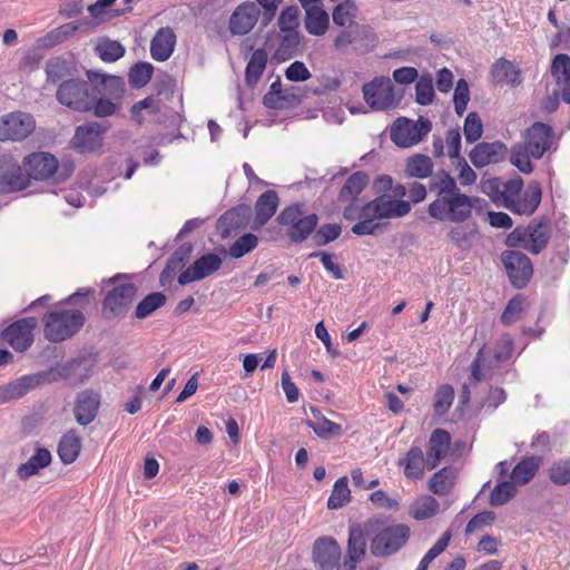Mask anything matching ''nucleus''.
<instances>
[{
	"mask_svg": "<svg viewBox=\"0 0 570 570\" xmlns=\"http://www.w3.org/2000/svg\"><path fill=\"white\" fill-rule=\"evenodd\" d=\"M342 557V549L333 537H321L315 540L312 559L318 570H334Z\"/></svg>",
	"mask_w": 570,
	"mask_h": 570,
	"instance_id": "17",
	"label": "nucleus"
},
{
	"mask_svg": "<svg viewBox=\"0 0 570 570\" xmlns=\"http://www.w3.org/2000/svg\"><path fill=\"white\" fill-rule=\"evenodd\" d=\"M399 465L404 468V475L412 480H420L423 478L426 459L420 446L412 445L406 453V456L400 460Z\"/></svg>",
	"mask_w": 570,
	"mask_h": 570,
	"instance_id": "33",
	"label": "nucleus"
},
{
	"mask_svg": "<svg viewBox=\"0 0 570 570\" xmlns=\"http://www.w3.org/2000/svg\"><path fill=\"white\" fill-rule=\"evenodd\" d=\"M509 154L507 145L500 140L492 142H478L470 151L469 157L472 165L476 168H483L490 164L503 161Z\"/></svg>",
	"mask_w": 570,
	"mask_h": 570,
	"instance_id": "18",
	"label": "nucleus"
},
{
	"mask_svg": "<svg viewBox=\"0 0 570 570\" xmlns=\"http://www.w3.org/2000/svg\"><path fill=\"white\" fill-rule=\"evenodd\" d=\"M451 531L446 530L423 556L416 570H426L429 564L448 548L451 540Z\"/></svg>",
	"mask_w": 570,
	"mask_h": 570,
	"instance_id": "56",
	"label": "nucleus"
},
{
	"mask_svg": "<svg viewBox=\"0 0 570 570\" xmlns=\"http://www.w3.org/2000/svg\"><path fill=\"white\" fill-rule=\"evenodd\" d=\"M100 406V395L92 390L80 392L75 401L73 415L76 422L87 426L96 419Z\"/></svg>",
	"mask_w": 570,
	"mask_h": 570,
	"instance_id": "23",
	"label": "nucleus"
},
{
	"mask_svg": "<svg viewBox=\"0 0 570 570\" xmlns=\"http://www.w3.org/2000/svg\"><path fill=\"white\" fill-rule=\"evenodd\" d=\"M551 75L557 81L561 99L570 104V57L568 55L559 53L553 58Z\"/></svg>",
	"mask_w": 570,
	"mask_h": 570,
	"instance_id": "28",
	"label": "nucleus"
},
{
	"mask_svg": "<svg viewBox=\"0 0 570 570\" xmlns=\"http://www.w3.org/2000/svg\"><path fill=\"white\" fill-rule=\"evenodd\" d=\"M258 245V237L253 233H246L238 237L229 247V255L233 258H242L254 250Z\"/></svg>",
	"mask_w": 570,
	"mask_h": 570,
	"instance_id": "54",
	"label": "nucleus"
},
{
	"mask_svg": "<svg viewBox=\"0 0 570 570\" xmlns=\"http://www.w3.org/2000/svg\"><path fill=\"white\" fill-rule=\"evenodd\" d=\"M347 483V476H341L335 481L332 493L327 500V508L330 510H337L350 501L351 491Z\"/></svg>",
	"mask_w": 570,
	"mask_h": 570,
	"instance_id": "49",
	"label": "nucleus"
},
{
	"mask_svg": "<svg viewBox=\"0 0 570 570\" xmlns=\"http://www.w3.org/2000/svg\"><path fill=\"white\" fill-rule=\"evenodd\" d=\"M366 521L363 525L358 523L350 524L345 558L360 562L366 553Z\"/></svg>",
	"mask_w": 570,
	"mask_h": 570,
	"instance_id": "29",
	"label": "nucleus"
},
{
	"mask_svg": "<svg viewBox=\"0 0 570 570\" xmlns=\"http://www.w3.org/2000/svg\"><path fill=\"white\" fill-rule=\"evenodd\" d=\"M553 129L550 125L535 121L522 134V141L510 149V163L521 173L533 171L531 158L540 159L551 148Z\"/></svg>",
	"mask_w": 570,
	"mask_h": 570,
	"instance_id": "2",
	"label": "nucleus"
},
{
	"mask_svg": "<svg viewBox=\"0 0 570 570\" xmlns=\"http://www.w3.org/2000/svg\"><path fill=\"white\" fill-rule=\"evenodd\" d=\"M304 26L306 31L313 36L324 35L330 24V17L322 6L305 10Z\"/></svg>",
	"mask_w": 570,
	"mask_h": 570,
	"instance_id": "39",
	"label": "nucleus"
},
{
	"mask_svg": "<svg viewBox=\"0 0 570 570\" xmlns=\"http://www.w3.org/2000/svg\"><path fill=\"white\" fill-rule=\"evenodd\" d=\"M37 325L36 317H23L7 326L1 336L16 352L21 353L32 345L35 341L33 331Z\"/></svg>",
	"mask_w": 570,
	"mask_h": 570,
	"instance_id": "15",
	"label": "nucleus"
},
{
	"mask_svg": "<svg viewBox=\"0 0 570 570\" xmlns=\"http://www.w3.org/2000/svg\"><path fill=\"white\" fill-rule=\"evenodd\" d=\"M110 122L90 121L76 128L71 139V146L80 154H91L98 151L104 141V135L109 130Z\"/></svg>",
	"mask_w": 570,
	"mask_h": 570,
	"instance_id": "12",
	"label": "nucleus"
},
{
	"mask_svg": "<svg viewBox=\"0 0 570 570\" xmlns=\"http://www.w3.org/2000/svg\"><path fill=\"white\" fill-rule=\"evenodd\" d=\"M432 130L430 119L420 116L416 121L399 117L391 126L390 137L397 147H411L421 141Z\"/></svg>",
	"mask_w": 570,
	"mask_h": 570,
	"instance_id": "9",
	"label": "nucleus"
},
{
	"mask_svg": "<svg viewBox=\"0 0 570 570\" xmlns=\"http://www.w3.org/2000/svg\"><path fill=\"white\" fill-rule=\"evenodd\" d=\"M306 425L311 428L322 440H331L333 438L341 436L343 432L341 424H337L325 416H322L321 422L307 420Z\"/></svg>",
	"mask_w": 570,
	"mask_h": 570,
	"instance_id": "50",
	"label": "nucleus"
},
{
	"mask_svg": "<svg viewBox=\"0 0 570 570\" xmlns=\"http://www.w3.org/2000/svg\"><path fill=\"white\" fill-rule=\"evenodd\" d=\"M475 224H454L448 229L449 239L460 249H468L478 236Z\"/></svg>",
	"mask_w": 570,
	"mask_h": 570,
	"instance_id": "40",
	"label": "nucleus"
},
{
	"mask_svg": "<svg viewBox=\"0 0 570 570\" xmlns=\"http://www.w3.org/2000/svg\"><path fill=\"white\" fill-rule=\"evenodd\" d=\"M96 53L104 62H115L125 56V47L117 40L102 38L95 48Z\"/></svg>",
	"mask_w": 570,
	"mask_h": 570,
	"instance_id": "47",
	"label": "nucleus"
},
{
	"mask_svg": "<svg viewBox=\"0 0 570 570\" xmlns=\"http://www.w3.org/2000/svg\"><path fill=\"white\" fill-rule=\"evenodd\" d=\"M404 171L407 177L417 179L428 178L433 173V161L426 155L415 154L407 158Z\"/></svg>",
	"mask_w": 570,
	"mask_h": 570,
	"instance_id": "42",
	"label": "nucleus"
},
{
	"mask_svg": "<svg viewBox=\"0 0 570 570\" xmlns=\"http://www.w3.org/2000/svg\"><path fill=\"white\" fill-rule=\"evenodd\" d=\"M549 478L557 485L570 483V461H559L549 470Z\"/></svg>",
	"mask_w": 570,
	"mask_h": 570,
	"instance_id": "64",
	"label": "nucleus"
},
{
	"mask_svg": "<svg viewBox=\"0 0 570 570\" xmlns=\"http://www.w3.org/2000/svg\"><path fill=\"white\" fill-rule=\"evenodd\" d=\"M167 302V296L163 292H153L145 296L136 306L135 317L144 320L154 312L163 307Z\"/></svg>",
	"mask_w": 570,
	"mask_h": 570,
	"instance_id": "45",
	"label": "nucleus"
},
{
	"mask_svg": "<svg viewBox=\"0 0 570 570\" xmlns=\"http://www.w3.org/2000/svg\"><path fill=\"white\" fill-rule=\"evenodd\" d=\"M86 322L79 309H56L43 316V334L51 343L63 342L80 331Z\"/></svg>",
	"mask_w": 570,
	"mask_h": 570,
	"instance_id": "6",
	"label": "nucleus"
},
{
	"mask_svg": "<svg viewBox=\"0 0 570 570\" xmlns=\"http://www.w3.org/2000/svg\"><path fill=\"white\" fill-rule=\"evenodd\" d=\"M286 33L281 38L279 46L275 55L283 59H291L298 52L301 43L299 33L297 31H285Z\"/></svg>",
	"mask_w": 570,
	"mask_h": 570,
	"instance_id": "52",
	"label": "nucleus"
},
{
	"mask_svg": "<svg viewBox=\"0 0 570 570\" xmlns=\"http://www.w3.org/2000/svg\"><path fill=\"white\" fill-rule=\"evenodd\" d=\"M45 71L48 82L61 83L67 79L75 78L78 68L72 56H57L48 59Z\"/></svg>",
	"mask_w": 570,
	"mask_h": 570,
	"instance_id": "24",
	"label": "nucleus"
},
{
	"mask_svg": "<svg viewBox=\"0 0 570 570\" xmlns=\"http://www.w3.org/2000/svg\"><path fill=\"white\" fill-rule=\"evenodd\" d=\"M277 223L285 227L286 236L294 244L306 240L318 225L317 214H306L304 204H292L282 209L276 218Z\"/></svg>",
	"mask_w": 570,
	"mask_h": 570,
	"instance_id": "5",
	"label": "nucleus"
},
{
	"mask_svg": "<svg viewBox=\"0 0 570 570\" xmlns=\"http://www.w3.org/2000/svg\"><path fill=\"white\" fill-rule=\"evenodd\" d=\"M30 181L23 169L11 155L0 156V193L11 194L27 189Z\"/></svg>",
	"mask_w": 570,
	"mask_h": 570,
	"instance_id": "14",
	"label": "nucleus"
},
{
	"mask_svg": "<svg viewBox=\"0 0 570 570\" xmlns=\"http://www.w3.org/2000/svg\"><path fill=\"white\" fill-rule=\"evenodd\" d=\"M279 205V197L275 190L264 191L255 203V225L264 226L276 214Z\"/></svg>",
	"mask_w": 570,
	"mask_h": 570,
	"instance_id": "30",
	"label": "nucleus"
},
{
	"mask_svg": "<svg viewBox=\"0 0 570 570\" xmlns=\"http://www.w3.org/2000/svg\"><path fill=\"white\" fill-rule=\"evenodd\" d=\"M81 451V439L78 436L76 430L66 432L58 443V455L63 464L73 463Z\"/></svg>",
	"mask_w": 570,
	"mask_h": 570,
	"instance_id": "34",
	"label": "nucleus"
},
{
	"mask_svg": "<svg viewBox=\"0 0 570 570\" xmlns=\"http://www.w3.org/2000/svg\"><path fill=\"white\" fill-rule=\"evenodd\" d=\"M42 377L43 376L41 374L24 375L8 383L10 396H12V400H14L26 395L29 391L40 384Z\"/></svg>",
	"mask_w": 570,
	"mask_h": 570,
	"instance_id": "51",
	"label": "nucleus"
},
{
	"mask_svg": "<svg viewBox=\"0 0 570 570\" xmlns=\"http://www.w3.org/2000/svg\"><path fill=\"white\" fill-rule=\"evenodd\" d=\"M439 510V502L431 495L424 497L411 508V515L415 520H425L433 517Z\"/></svg>",
	"mask_w": 570,
	"mask_h": 570,
	"instance_id": "57",
	"label": "nucleus"
},
{
	"mask_svg": "<svg viewBox=\"0 0 570 570\" xmlns=\"http://www.w3.org/2000/svg\"><path fill=\"white\" fill-rule=\"evenodd\" d=\"M451 443V434L443 429H435L429 439L426 452V466L435 469L446 455Z\"/></svg>",
	"mask_w": 570,
	"mask_h": 570,
	"instance_id": "26",
	"label": "nucleus"
},
{
	"mask_svg": "<svg viewBox=\"0 0 570 570\" xmlns=\"http://www.w3.org/2000/svg\"><path fill=\"white\" fill-rule=\"evenodd\" d=\"M259 14V7L255 2H243L234 10L230 16L229 31L237 36H244L248 33L258 21Z\"/></svg>",
	"mask_w": 570,
	"mask_h": 570,
	"instance_id": "21",
	"label": "nucleus"
},
{
	"mask_svg": "<svg viewBox=\"0 0 570 570\" xmlns=\"http://www.w3.org/2000/svg\"><path fill=\"white\" fill-rule=\"evenodd\" d=\"M515 495V483L512 481L499 482L490 493V504L500 507L512 500Z\"/></svg>",
	"mask_w": 570,
	"mask_h": 570,
	"instance_id": "55",
	"label": "nucleus"
},
{
	"mask_svg": "<svg viewBox=\"0 0 570 570\" xmlns=\"http://www.w3.org/2000/svg\"><path fill=\"white\" fill-rule=\"evenodd\" d=\"M463 132L466 142L473 144L478 141L483 134V125L479 115L471 111L466 115L463 126Z\"/></svg>",
	"mask_w": 570,
	"mask_h": 570,
	"instance_id": "59",
	"label": "nucleus"
},
{
	"mask_svg": "<svg viewBox=\"0 0 570 570\" xmlns=\"http://www.w3.org/2000/svg\"><path fill=\"white\" fill-rule=\"evenodd\" d=\"M223 264L219 255L208 253L198 257L191 266L178 276L179 285L184 286L195 281H202L217 272Z\"/></svg>",
	"mask_w": 570,
	"mask_h": 570,
	"instance_id": "19",
	"label": "nucleus"
},
{
	"mask_svg": "<svg viewBox=\"0 0 570 570\" xmlns=\"http://www.w3.org/2000/svg\"><path fill=\"white\" fill-rule=\"evenodd\" d=\"M299 10L296 6H289L282 10L278 17L279 29L284 31H297Z\"/></svg>",
	"mask_w": 570,
	"mask_h": 570,
	"instance_id": "63",
	"label": "nucleus"
},
{
	"mask_svg": "<svg viewBox=\"0 0 570 570\" xmlns=\"http://www.w3.org/2000/svg\"><path fill=\"white\" fill-rule=\"evenodd\" d=\"M357 6L354 0H343L336 4L332 12L333 22L338 27L350 28L356 23Z\"/></svg>",
	"mask_w": 570,
	"mask_h": 570,
	"instance_id": "46",
	"label": "nucleus"
},
{
	"mask_svg": "<svg viewBox=\"0 0 570 570\" xmlns=\"http://www.w3.org/2000/svg\"><path fill=\"white\" fill-rule=\"evenodd\" d=\"M342 226L336 223L323 224L313 233L312 240L315 246L322 247L341 236Z\"/></svg>",
	"mask_w": 570,
	"mask_h": 570,
	"instance_id": "53",
	"label": "nucleus"
},
{
	"mask_svg": "<svg viewBox=\"0 0 570 570\" xmlns=\"http://www.w3.org/2000/svg\"><path fill=\"white\" fill-rule=\"evenodd\" d=\"M52 461L50 451L46 448L37 446L35 453L20 464L17 474L21 480H27L37 474L41 469L47 468Z\"/></svg>",
	"mask_w": 570,
	"mask_h": 570,
	"instance_id": "32",
	"label": "nucleus"
},
{
	"mask_svg": "<svg viewBox=\"0 0 570 570\" xmlns=\"http://www.w3.org/2000/svg\"><path fill=\"white\" fill-rule=\"evenodd\" d=\"M176 46V35L170 27L159 28L150 41V56L164 62L170 58Z\"/></svg>",
	"mask_w": 570,
	"mask_h": 570,
	"instance_id": "25",
	"label": "nucleus"
},
{
	"mask_svg": "<svg viewBox=\"0 0 570 570\" xmlns=\"http://www.w3.org/2000/svg\"><path fill=\"white\" fill-rule=\"evenodd\" d=\"M542 198V188L539 181L528 184L522 196L507 200L505 208L513 214L531 216L539 207Z\"/></svg>",
	"mask_w": 570,
	"mask_h": 570,
	"instance_id": "22",
	"label": "nucleus"
},
{
	"mask_svg": "<svg viewBox=\"0 0 570 570\" xmlns=\"http://www.w3.org/2000/svg\"><path fill=\"white\" fill-rule=\"evenodd\" d=\"M377 42L379 38L371 26L354 23L350 28L341 30L333 45L338 51L351 46L355 55H365L374 50Z\"/></svg>",
	"mask_w": 570,
	"mask_h": 570,
	"instance_id": "7",
	"label": "nucleus"
},
{
	"mask_svg": "<svg viewBox=\"0 0 570 570\" xmlns=\"http://www.w3.org/2000/svg\"><path fill=\"white\" fill-rule=\"evenodd\" d=\"M362 90L364 100L372 109L385 110L395 106L394 90L389 78L375 77Z\"/></svg>",
	"mask_w": 570,
	"mask_h": 570,
	"instance_id": "16",
	"label": "nucleus"
},
{
	"mask_svg": "<svg viewBox=\"0 0 570 570\" xmlns=\"http://www.w3.org/2000/svg\"><path fill=\"white\" fill-rule=\"evenodd\" d=\"M249 205L239 204L226 210L217 220V230L223 239L228 238L234 232L245 228L252 217Z\"/></svg>",
	"mask_w": 570,
	"mask_h": 570,
	"instance_id": "20",
	"label": "nucleus"
},
{
	"mask_svg": "<svg viewBox=\"0 0 570 570\" xmlns=\"http://www.w3.org/2000/svg\"><path fill=\"white\" fill-rule=\"evenodd\" d=\"M370 551L375 558H389L403 549L410 537L411 529L405 523L387 524L383 518L366 520Z\"/></svg>",
	"mask_w": 570,
	"mask_h": 570,
	"instance_id": "3",
	"label": "nucleus"
},
{
	"mask_svg": "<svg viewBox=\"0 0 570 570\" xmlns=\"http://www.w3.org/2000/svg\"><path fill=\"white\" fill-rule=\"evenodd\" d=\"M541 459L539 456H527L522 459L512 470V482L525 484L530 482L539 470Z\"/></svg>",
	"mask_w": 570,
	"mask_h": 570,
	"instance_id": "43",
	"label": "nucleus"
},
{
	"mask_svg": "<svg viewBox=\"0 0 570 570\" xmlns=\"http://www.w3.org/2000/svg\"><path fill=\"white\" fill-rule=\"evenodd\" d=\"M382 219L401 218L411 212V203L403 199H394L390 195L377 196Z\"/></svg>",
	"mask_w": 570,
	"mask_h": 570,
	"instance_id": "38",
	"label": "nucleus"
},
{
	"mask_svg": "<svg viewBox=\"0 0 570 570\" xmlns=\"http://www.w3.org/2000/svg\"><path fill=\"white\" fill-rule=\"evenodd\" d=\"M117 0H97L89 4L87 10L92 18L95 24H100L108 19L121 17L131 11V7L124 9H110Z\"/></svg>",
	"mask_w": 570,
	"mask_h": 570,
	"instance_id": "36",
	"label": "nucleus"
},
{
	"mask_svg": "<svg viewBox=\"0 0 570 570\" xmlns=\"http://www.w3.org/2000/svg\"><path fill=\"white\" fill-rule=\"evenodd\" d=\"M501 262L514 288L521 289L529 284L533 275V266L525 254L518 250H504L501 254Z\"/></svg>",
	"mask_w": 570,
	"mask_h": 570,
	"instance_id": "13",
	"label": "nucleus"
},
{
	"mask_svg": "<svg viewBox=\"0 0 570 570\" xmlns=\"http://www.w3.org/2000/svg\"><path fill=\"white\" fill-rule=\"evenodd\" d=\"M88 111H91L94 116L99 118H105L112 116L117 112L118 107L111 100L107 98H96L95 92L91 95Z\"/></svg>",
	"mask_w": 570,
	"mask_h": 570,
	"instance_id": "60",
	"label": "nucleus"
},
{
	"mask_svg": "<svg viewBox=\"0 0 570 570\" xmlns=\"http://www.w3.org/2000/svg\"><path fill=\"white\" fill-rule=\"evenodd\" d=\"M267 63V52L264 48L256 49L247 62L245 70V80L248 86L257 83L262 77Z\"/></svg>",
	"mask_w": 570,
	"mask_h": 570,
	"instance_id": "44",
	"label": "nucleus"
},
{
	"mask_svg": "<svg viewBox=\"0 0 570 570\" xmlns=\"http://www.w3.org/2000/svg\"><path fill=\"white\" fill-rule=\"evenodd\" d=\"M154 66L150 62H136L128 72V82L135 89L145 87L151 79Z\"/></svg>",
	"mask_w": 570,
	"mask_h": 570,
	"instance_id": "48",
	"label": "nucleus"
},
{
	"mask_svg": "<svg viewBox=\"0 0 570 570\" xmlns=\"http://www.w3.org/2000/svg\"><path fill=\"white\" fill-rule=\"evenodd\" d=\"M138 292L134 283H121L115 285L107 292L101 303V314L106 320L122 317L128 312Z\"/></svg>",
	"mask_w": 570,
	"mask_h": 570,
	"instance_id": "10",
	"label": "nucleus"
},
{
	"mask_svg": "<svg viewBox=\"0 0 570 570\" xmlns=\"http://www.w3.org/2000/svg\"><path fill=\"white\" fill-rule=\"evenodd\" d=\"M36 129V120L31 114L11 111L0 117V141H23Z\"/></svg>",
	"mask_w": 570,
	"mask_h": 570,
	"instance_id": "11",
	"label": "nucleus"
},
{
	"mask_svg": "<svg viewBox=\"0 0 570 570\" xmlns=\"http://www.w3.org/2000/svg\"><path fill=\"white\" fill-rule=\"evenodd\" d=\"M456 478L455 471L452 466H444L436 471L429 481L430 490L438 495H446L454 487Z\"/></svg>",
	"mask_w": 570,
	"mask_h": 570,
	"instance_id": "41",
	"label": "nucleus"
},
{
	"mask_svg": "<svg viewBox=\"0 0 570 570\" xmlns=\"http://www.w3.org/2000/svg\"><path fill=\"white\" fill-rule=\"evenodd\" d=\"M523 301L524 298L521 295H515L508 302L501 314V322L503 325H510L518 321L523 311Z\"/></svg>",
	"mask_w": 570,
	"mask_h": 570,
	"instance_id": "62",
	"label": "nucleus"
},
{
	"mask_svg": "<svg viewBox=\"0 0 570 570\" xmlns=\"http://www.w3.org/2000/svg\"><path fill=\"white\" fill-rule=\"evenodd\" d=\"M22 166L29 181L52 180L55 184L65 183L75 170L70 160L58 161L57 157L47 151H33L22 159Z\"/></svg>",
	"mask_w": 570,
	"mask_h": 570,
	"instance_id": "4",
	"label": "nucleus"
},
{
	"mask_svg": "<svg viewBox=\"0 0 570 570\" xmlns=\"http://www.w3.org/2000/svg\"><path fill=\"white\" fill-rule=\"evenodd\" d=\"M87 78L91 86H94L102 95L112 98H119L125 91L124 79L119 76L107 75L96 70H88Z\"/></svg>",
	"mask_w": 570,
	"mask_h": 570,
	"instance_id": "27",
	"label": "nucleus"
},
{
	"mask_svg": "<svg viewBox=\"0 0 570 570\" xmlns=\"http://www.w3.org/2000/svg\"><path fill=\"white\" fill-rule=\"evenodd\" d=\"M528 244L523 248L532 254L541 253L548 245L550 235L549 228L543 223H530L528 225Z\"/></svg>",
	"mask_w": 570,
	"mask_h": 570,
	"instance_id": "37",
	"label": "nucleus"
},
{
	"mask_svg": "<svg viewBox=\"0 0 570 570\" xmlns=\"http://www.w3.org/2000/svg\"><path fill=\"white\" fill-rule=\"evenodd\" d=\"M491 75L497 82L517 87L522 82L521 71L511 61L500 58L491 67Z\"/></svg>",
	"mask_w": 570,
	"mask_h": 570,
	"instance_id": "35",
	"label": "nucleus"
},
{
	"mask_svg": "<svg viewBox=\"0 0 570 570\" xmlns=\"http://www.w3.org/2000/svg\"><path fill=\"white\" fill-rule=\"evenodd\" d=\"M470 100V90H469V83L465 79L461 78L458 80L454 95H453V102H454V110L456 115L462 116L464 111L466 110L468 102Z\"/></svg>",
	"mask_w": 570,
	"mask_h": 570,
	"instance_id": "61",
	"label": "nucleus"
},
{
	"mask_svg": "<svg viewBox=\"0 0 570 570\" xmlns=\"http://www.w3.org/2000/svg\"><path fill=\"white\" fill-rule=\"evenodd\" d=\"M429 189L438 196L428 206L431 218L446 223L466 217L471 199L460 190L456 181L446 170L441 169L432 176Z\"/></svg>",
	"mask_w": 570,
	"mask_h": 570,
	"instance_id": "1",
	"label": "nucleus"
},
{
	"mask_svg": "<svg viewBox=\"0 0 570 570\" xmlns=\"http://www.w3.org/2000/svg\"><path fill=\"white\" fill-rule=\"evenodd\" d=\"M453 387L449 384L441 385L435 393V399L433 403L434 412L439 415L445 414L450 410L453 403Z\"/></svg>",
	"mask_w": 570,
	"mask_h": 570,
	"instance_id": "58",
	"label": "nucleus"
},
{
	"mask_svg": "<svg viewBox=\"0 0 570 570\" xmlns=\"http://www.w3.org/2000/svg\"><path fill=\"white\" fill-rule=\"evenodd\" d=\"M94 88L89 80L70 78L59 83L56 99L62 106L78 112H87Z\"/></svg>",
	"mask_w": 570,
	"mask_h": 570,
	"instance_id": "8",
	"label": "nucleus"
},
{
	"mask_svg": "<svg viewBox=\"0 0 570 570\" xmlns=\"http://www.w3.org/2000/svg\"><path fill=\"white\" fill-rule=\"evenodd\" d=\"M370 184V176L363 170L353 173L347 177L337 194V202L358 200V196Z\"/></svg>",
	"mask_w": 570,
	"mask_h": 570,
	"instance_id": "31",
	"label": "nucleus"
}]
</instances>
